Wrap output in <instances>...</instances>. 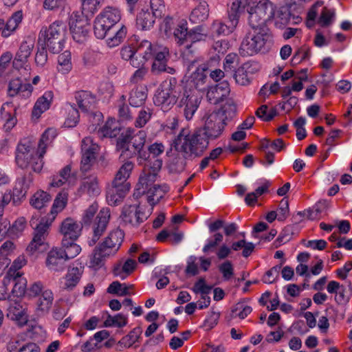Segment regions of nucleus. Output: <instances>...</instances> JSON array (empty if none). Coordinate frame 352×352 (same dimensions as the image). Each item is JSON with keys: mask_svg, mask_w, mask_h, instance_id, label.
I'll use <instances>...</instances> for the list:
<instances>
[{"mask_svg": "<svg viewBox=\"0 0 352 352\" xmlns=\"http://www.w3.org/2000/svg\"><path fill=\"white\" fill-rule=\"evenodd\" d=\"M232 9L248 12L250 28L267 27L266 23L274 18L275 12V7L269 0H235Z\"/></svg>", "mask_w": 352, "mask_h": 352, "instance_id": "obj_1", "label": "nucleus"}, {"mask_svg": "<svg viewBox=\"0 0 352 352\" xmlns=\"http://www.w3.org/2000/svg\"><path fill=\"white\" fill-rule=\"evenodd\" d=\"M209 144L201 130L190 133L183 128L175 137L172 146L178 155L184 159H192L201 156Z\"/></svg>", "mask_w": 352, "mask_h": 352, "instance_id": "obj_2", "label": "nucleus"}, {"mask_svg": "<svg viewBox=\"0 0 352 352\" xmlns=\"http://www.w3.org/2000/svg\"><path fill=\"white\" fill-rule=\"evenodd\" d=\"M236 113V107L232 102H227L220 109L206 113L203 117L204 122L201 130L207 140H214L223 133L228 121L232 119Z\"/></svg>", "mask_w": 352, "mask_h": 352, "instance_id": "obj_3", "label": "nucleus"}, {"mask_svg": "<svg viewBox=\"0 0 352 352\" xmlns=\"http://www.w3.org/2000/svg\"><path fill=\"white\" fill-rule=\"evenodd\" d=\"M124 238V233L122 230L116 228L111 231L94 248L90 258L91 266L100 267L104 261L114 256L120 250Z\"/></svg>", "mask_w": 352, "mask_h": 352, "instance_id": "obj_4", "label": "nucleus"}, {"mask_svg": "<svg viewBox=\"0 0 352 352\" xmlns=\"http://www.w3.org/2000/svg\"><path fill=\"white\" fill-rule=\"evenodd\" d=\"M146 138V133L144 131L135 133L133 129H127L117 140L116 146L120 152V157L125 160L138 155L141 159H146L147 153L142 150Z\"/></svg>", "mask_w": 352, "mask_h": 352, "instance_id": "obj_5", "label": "nucleus"}, {"mask_svg": "<svg viewBox=\"0 0 352 352\" xmlns=\"http://www.w3.org/2000/svg\"><path fill=\"white\" fill-rule=\"evenodd\" d=\"M66 26L62 21H56L49 28H42L39 32L38 44L45 46L53 53L58 54L63 48Z\"/></svg>", "mask_w": 352, "mask_h": 352, "instance_id": "obj_6", "label": "nucleus"}, {"mask_svg": "<svg viewBox=\"0 0 352 352\" xmlns=\"http://www.w3.org/2000/svg\"><path fill=\"white\" fill-rule=\"evenodd\" d=\"M271 41V34L267 27L250 28L243 40L240 52L244 56H252L262 50Z\"/></svg>", "mask_w": 352, "mask_h": 352, "instance_id": "obj_7", "label": "nucleus"}, {"mask_svg": "<svg viewBox=\"0 0 352 352\" xmlns=\"http://www.w3.org/2000/svg\"><path fill=\"white\" fill-rule=\"evenodd\" d=\"M182 85H178L175 78L164 80L160 85L154 97V103L164 111L170 109L179 99Z\"/></svg>", "mask_w": 352, "mask_h": 352, "instance_id": "obj_8", "label": "nucleus"}, {"mask_svg": "<svg viewBox=\"0 0 352 352\" xmlns=\"http://www.w3.org/2000/svg\"><path fill=\"white\" fill-rule=\"evenodd\" d=\"M121 19L120 11L115 7H106L95 19L94 32L99 38H104Z\"/></svg>", "mask_w": 352, "mask_h": 352, "instance_id": "obj_9", "label": "nucleus"}, {"mask_svg": "<svg viewBox=\"0 0 352 352\" xmlns=\"http://www.w3.org/2000/svg\"><path fill=\"white\" fill-rule=\"evenodd\" d=\"M162 166V161L160 159L153 158L145 163L143 172L137 184L136 190L138 195L146 194L148 188L155 185V182Z\"/></svg>", "mask_w": 352, "mask_h": 352, "instance_id": "obj_10", "label": "nucleus"}, {"mask_svg": "<svg viewBox=\"0 0 352 352\" xmlns=\"http://www.w3.org/2000/svg\"><path fill=\"white\" fill-rule=\"evenodd\" d=\"M52 221L49 217L47 219L43 218L39 223H37V219L33 215L30 221L31 226L34 228V237L27 247V252L32 254L36 251L41 250L45 245L46 237L48 235V230Z\"/></svg>", "mask_w": 352, "mask_h": 352, "instance_id": "obj_11", "label": "nucleus"}, {"mask_svg": "<svg viewBox=\"0 0 352 352\" xmlns=\"http://www.w3.org/2000/svg\"><path fill=\"white\" fill-rule=\"evenodd\" d=\"M180 98L179 105L184 107V113L185 118L190 120L193 117L195 113L201 102V94L198 91L184 87L182 85L181 93H179Z\"/></svg>", "mask_w": 352, "mask_h": 352, "instance_id": "obj_12", "label": "nucleus"}, {"mask_svg": "<svg viewBox=\"0 0 352 352\" xmlns=\"http://www.w3.org/2000/svg\"><path fill=\"white\" fill-rule=\"evenodd\" d=\"M217 61L216 58H212L210 61L199 65L195 72L189 77V79L184 87L198 91L199 93L204 91L208 85V71L210 70L211 64Z\"/></svg>", "mask_w": 352, "mask_h": 352, "instance_id": "obj_13", "label": "nucleus"}, {"mask_svg": "<svg viewBox=\"0 0 352 352\" xmlns=\"http://www.w3.org/2000/svg\"><path fill=\"white\" fill-rule=\"evenodd\" d=\"M38 156V150H34L33 144L28 140L21 142L16 148L15 160L19 167L25 168L36 161Z\"/></svg>", "mask_w": 352, "mask_h": 352, "instance_id": "obj_14", "label": "nucleus"}, {"mask_svg": "<svg viewBox=\"0 0 352 352\" xmlns=\"http://www.w3.org/2000/svg\"><path fill=\"white\" fill-rule=\"evenodd\" d=\"M149 214L145 212L142 206L140 204H126L122 211L121 218L122 221L133 227H137L147 219Z\"/></svg>", "mask_w": 352, "mask_h": 352, "instance_id": "obj_15", "label": "nucleus"}, {"mask_svg": "<svg viewBox=\"0 0 352 352\" xmlns=\"http://www.w3.org/2000/svg\"><path fill=\"white\" fill-rule=\"evenodd\" d=\"M98 150V145L94 142L91 138L86 137L82 140L80 168L82 171L86 172L90 169L96 160Z\"/></svg>", "mask_w": 352, "mask_h": 352, "instance_id": "obj_16", "label": "nucleus"}, {"mask_svg": "<svg viewBox=\"0 0 352 352\" xmlns=\"http://www.w3.org/2000/svg\"><path fill=\"white\" fill-rule=\"evenodd\" d=\"M87 20L84 16L73 12L70 16L69 25L72 37L77 43H82L88 35Z\"/></svg>", "mask_w": 352, "mask_h": 352, "instance_id": "obj_17", "label": "nucleus"}, {"mask_svg": "<svg viewBox=\"0 0 352 352\" xmlns=\"http://www.w3.org/2000/svg\"><path fill=\"white\" fill-rule=\"evenodd\" d=\"M110 219V210L107 208H104L98 214L96 221L93 224V234L91 238H89L87 243L89 246L96 245L101 236L106 231L107 225Z\"/></svg>", "mask_w": 352, "mask_h": 352, "instance_id": "obj_18", "label": "nucleus"}, {"mask_svg": "<svg viewBox=\"0 0 352 352\" xmlns=\"http://www.w3.org/2000/svg\"><path fill=\"white\" fill-rule=\"evenodd\" d=\"M56 136V131L54 129H47L42 134L38 144V156L32 164V170L34 172H40L43 166V157L45 153L46 148L50 145Z\"/></svg>", "mask_w": 352, "mask_h": 352, "instance_id": "obj_19", "label": "nucleus"}, {"mask_svg": "<svg viewBox=\"0 0 352 352\" xmlns=\"http://www.w3.org/2000/svg\"><path fill=\"white\" fill-rule=\"evenodd\" d=\"M66 261L62 248H54L47 253L45 264L52 272H62L65 269Z\"/></svg>", "mask_w": 352, "mask_h": 352, "instance_id": "obj_20", "label": "nucleus"}, {"mask_svg": "<svg viewBox=\"0 0 352 352\" xmlns=\"http://www.w3.org/2000/svg\"><path fill=\"white\" fill-rule=\"evenodd\" d=\"M32 90L33 87L30 83L23 82L20 78H14L9 82L8 94L10 97L19 96L26 99L32 95Z\"/></svg>", "mask_w": 352, "mask_h": 352, "instance_id": "obj_21", "label": "nucleus"}, {"mask_svg": "<svg viewBox=\"0 0 352 352\" xmlns=\"http://www.w3.org/2000/svg\"><path fill=\"white\" fill-rule=\"evenodd\" d=\"M169 55L168 48H160L157 54L153 58L154 59L151 72L154 74H160L162 72H166L168 74H173L175 69L173 67H168L166 65L167 56Z\"/></svg>", "mask_w": 352, "mask_h": 352, "instance_id": "obj_22", "label": "nucleus"}, {"mask_svg": "<svg viewBox=\"0 0 352 352\" xmlns=\"http://www.w3.org/2000/svg\"><path fill=\"white\" fill-rule=\"evenodd\" d=\"M81 230V225L70 217L63 220L60 226V232L63 236V239L76 241L80 235Z\"/></svg>", "mask_w": 352, "mask_h": 352, "instance_id": "obj_23", "label": "nucleus"}, {"mask_svg": "<svg viewBox=\"0 0 352 352\" xmlns=\"http://www.w3.org/2000/svg\"><path fill=\"white\" fill-rule=\"evenodd\" d=\"M164 47L162 45H153L148 41L144 40L135 47L136 56L139 60L142 61V65H144L146 60L153 58L158 53L160 48Z\"/></svg>", "mask_w": 352, "mask_h": 352, "instance_id": "obj_24", "label": "nucleus"}, {"mask_svg": "<svg viewBox=\"0 0 352 352\" xmlns=\"http://www.w3.org/2000/svg\"><path fill=\"white\" fill-rule=\"evenodd\" d=\"M34 47V39L33 38L28 37L25 41H23L20 45L17 52L16 53L14 59V64L16 65L21 66L27 63Z\"/></svg>", "mask_w": 352, "mask_h": 352, "instance_id": "obj_25", "label": "nucleus"}, {"mask_svg": "<svg viewBox=\"0 0 352 352\" xmlns=\"http://www.w3.org/2000/svg\"><path fill=\"white\" fill-rule=\"evenodd\" d=\"M230 91L229 84L223 81L210 87L207 92V98L210 103L217 104L223 101L228 96Z\"/></svg>", "mask_w": 352, "mask_h": 352, "instance_id": "obj_26", "label": "nucleus"}, {"mask_svg": "<svg viewBox=\"0 0 352 352\" xmlns=\"http://www.w3.org/2000/svg\"><path fill=\"white\" fill-rule=\"evenodd\" d=\"M129 189L127 188L126 185L120 186L112 183L107 191L106 197L108 204L111 206H116L121 203L129 191Z\"/></svg>", "mask_w": 352, "mask_h": 352, "instance_id": "obj_27", "label": "nucleus"}, {"mask_svg": "<svg viewBox=\"0 0 352 352\" xmlns=\"http://www.w3.org/2000/svg\"><path fill=\"white\" fill-rule=\"evenodd\" d=\"M12 197V195L10 192H6L0 195V241L8 233L10 234V222L8 219H3L2 215L5 206L10 202Z\"/></svg>", "mask_w": 352, "mask_h": 352, "instance_id": "obj_28", "label": "nucleus"}, {"mask_svg": "<svg viewBox=\"0 0 352 352\" xmlns=\"http://www.w3.org/2000/svg\"><path fill=\"white\" fill-rule=\"evenodd\" d=\"M82 273L83 267L69 268L65 276L63 288L67 291L73 290L80 282Z\"/></svg>", "mask_w": 352, "mask_h": 352, "instance_id": "obj_29", "label": "nucleus"}, {"mask_svg": "<svg viewBox=\"0 0 352 352\" xmlns=\"http://www.w3.org/2000/svg\"><path fill=\"white\" fill-rule=\"evenodd\" d=\"M53 98L54 94L52 91H47L39 97L32 109V116L36 118H39L43 113L50 108Z\"/></svg>", "mask_w": 352, "mask_h": 352, "instance_id": "obj_30", "label": "nucleus"}, {"mask_svg": "<svg viewBox=\"0 0 352 352\" xmlns=\"http://www.w3.org/2000/svg\"><path fill=\"white\" fill-rule=\"evenodd\" d=\"M10 282L14 283L12 293L15 296H21L25 294L27 287V280L23 275H16L14 276H6L3 279V286L6 287V285Z\"/></svg>", "mask_w": 352, "mask_h": 352, "instance_id": "obj_31", "label": "nucleus"}, {"mask_svg": "<svg viewBox=\"0 0 352 352\" xmlns=\"http://www.w3.org/2000/svg\"><path fill=\"white\" fill-rule=\"evenodd\" d=\"M79 191L82 193H87L91 196H96L100 192V188L98 177L96 176H89L83 179L79 188Z\"/></svg>", "mask_w": 352, "mask_h": 352, "instance_id": "obj_32", "label": "nucleus"}, {"mask_svg": "<svg viewBox=\"0 0 352 352\" xmlns=\"http://www.w3.org/2000/svg\"><path fill=\"white\" fill-rule=\"evenodd\" d=\"M76 100L78 107L85 112L92 109L96 103L95 97L88 91H80L76 93Z\"/></svg>", "mask_w": 352, "mask_h": 352, "instance_id": "obj_33", "label": "nucleus"}, {"mask_svg": "<svg viewBox=\"0 0 352 352\" xmlns=\"http://www.w3.org/2000/svg\"><path fill=\"white\" fill-rule=\"evenodd\" d=\"M32 182L33 177L31 174H26L18 178L13 190V195L21 198L25 197Z\"/></svg>", "mask_w": 352, "mask_h": 352, "instance_id": "obj_34", "label": "nucleus"}, {"mask_svg": "<svg viewBox=\"0 0 352 352\" xmlns=\"http://www.w3.org/2000/svg\"><path fill=\"white\" fill-rule=\"evenodd\" d=\"M136 265L137 263L135 260L129 258L122 265L121 263L116 265L113 269V274L115 276L124 280L134 271Z\"/></svg>", "mask_w": 352, "mask_h": 352, "instance_id": "obj_35", "label": "nucleus"}, {"mask_svg": "<svg viewBox=\"0 0 352 352\" xmlns=\"http://www.w3.org/2000/svg\"><path fill=\"white\" fill-rule=\"evenodd\" d=\"M209 8L206 1H201L190 14V21L193 23H200L208 19Z\"/></svg>", "mask_w": 352, "mask_h": 352, "instance_id": "obj_36", "label": "nucleus"}, {"mask_svg": "<svg viewBox=\"0 0 352 352\" xmlns=\"http://www.w3.org/2000/svg\"><path fill=\"white\" fill-rule=\"evenodd\" d=\"M98 133L102 138H115L120 133V126L114 118H109L105 124L98 129Z\"/></svg>", "mask_w": 352, "mask_h": 352, "instance_id": "obj_37", "label": "nucleus"}, {"mask_svg": "<svg viewBox=\"0 0 352 352\" xmlns=\"http://www.w3.org/2000/svg\"><path fill=\"white\" fill-rule=\"evenodd\" d=\"M67 201L68 193L66 191L63 190L57 195L51 208L50 214L48 216L51 218V221H53L57 214L65 208Z\"/></svg>", "mask_w": 352, "mask_h": 352, "instance_id": "obj_38", "label": "nucleus"}, {"mask_svg": "<svg viewBox=\"0 0 352 352\" xmlns=\"http://www.w3.org/2000/svg\"><path fill=\"white\" fill-rule=\"evenodd\" d=\"M8 316L13 320L17 321L19 324H25L28 321V317L25 309L20 303L12 302L8 307Z\"/></svg>", "mask_w": 352, "mask_h": 352, "instance_id": "obj_39", "label": "nucleus"}, {"mask_svg": "<svg viewBox=\"0 0 352 352\" xmlns=\"http://www.w3.org/2000/svg\"><path fill=\"white\" fill-rule=\"evenodd\" d=\"M73 176L74 174L72 173L71 166L67 165L63 167L57 175L52 177L50 186L56 188L60 187L69 182Z\"/></svg>", "mask_w": 352, "mask_h": 352, "instance_id": "obj_40", "label": "nucleus"}, {"mask_svg": "<svg viewBox=\"0 0 352 352\" xmlns=\"http://www.w3.org/2000/svg\"><path fill=\"white\" fill-rule=\"evenodd\" d=\"M173 34L178 45H186L187 49L190 47V45L188 44L189 31L188 30L187 22L186 21H182L178 23Z\"/></svg>", "mask_w": 352, "mask_h": 352, "instance_id": "obj_41", "label": "nucleus"}, {"mask_svg": "<svg viewBox=\"0 0 352 352\" xmlns=\"http://www.w3.org/2000/svg\"><path fill=\"white\" fill-rule=\"evenodd\" d=\"M147 98V89L143 86L132 89L129 98V104L133 107L142 106Z\"/></svg>", "mask_w": 352, "mask_h": 352, "instance_id": "obj_42", "label": "nucleus"}, {"mask_svg": "<svg viewBox=\"0 0 352 352\" xmlns=\"http://www.w3.org/2000/svg\"><path fill=\"white\" fill-rule=\"evenodd\" d=\"M169 190V187L166 184L162 186L155 184L153 187L148 188L146 192L148 195V201L152 205L159 202V201L164 197L165 193Z\"/></svg>", "mask_w": 352, "mask_h": 352, "instance_id": "obj_43", "label": "nucleus"}, {"mask_svg": "<svg viewBox=\"0 0 352 352\" xmlns=\"http://www.w3.org/2000/svg\"><path fill=\"white\" fill-rule=\"evenodd\" d=\"M62 247V252L67 261L74 258L81 252L80 246L74 243V241L63 239Z\"/></svg>", "mask_w": 352, "mask_h": 352, "instance_id": "obj_44", "label": "nucleus"}, {"mask_svg": "<svg viewBox=\"0 0 352 352\" xmlns=\"http://www.w3.org/2000/svg\"><path fill=\"white\" fill-rule=\"evenodd\" d=\"M133 285H126L120 283L119 281L112 282L107 289V292L111 294L124 296L131 295V290L133 289Z\"/></svg>", "mask_w": 352, "mask_h": 352, "instance_id": "obj_45", "label": "nucleus"}, {"mask_svg": "<svg viewBox=\"0 0 352 352\" xmlns=\"http://www.w3.org/2000/svg\"><path fill=\"white\" fill-rule=\"evenodd\" d=\"M120 55L122 59L130 61L133 67H139L142 65V61L139 60L136 56V48L131 46H124L121 49Z\"/></svg>", "mask_w": 352, "mask_h": 352, "instance_id": "obj_46", "label": "nucleus"}, {"mask_svg": "<svg viewBox=\"0 0 352 352\" xmlns=\"http://www.w3.org/2000/svg\"><path fill=\"white\" fill-rule=\"evenodd\" d=\"M153 12L142 10L137 16V25L142 30L150 29L155 22L154 17H157Z\"/></svg>", "mask_w": 352, "mask_h": 352, "instance_id": "obj_47", "label": "nucleus"}, {"mask_svg": "<svg viewBox=\"0 0 352 352\" xmlns=\"http://www.w3.org/2000/svg\"><path fill=\"white\" fill-rule=\"evenodd\" d=\"M142 333V329L139 327H137L133 329L126 336H124L118 342V344L124 348H130L135 342L139 341Z\"/></svg>", "mask_w": 352, "mask_h": 352, "instance_id": "obj_48", "label": "nucleus"}, {"mask_svg": "<svg viewBox=\"0 0 352 352\" xmlns=\"http://www.w3.org/2000/svg\"><path fill=\"white\" fill-rule=\"evenodd\" d=\"M54 301V295L50 289H45L42 292L38 302V309L43 314L47 313Z\"/></svg>", "mask_w": 352, "mask_h": 352, "instance_id": "obj_49", "label": "nucleus"}, {"mask_svg": "<svg viewBox=\"0 0 352 352\" xmlns=\"http://www.w3.org/2000/svg\"><path fill=\"white\" fill-rule=\"evenodd\" d=\"M51 200V196L47 192L40 190L35 192L30 199V204L36 209L45 207Z\"/></svg>", "mask_w": 352, "mask_h": 352, "instance_id": "obj_50", "label": "nucleus"}, {"mask_svg": "<svg viewBox=\"0 0 352 352\" xmlns=\"http://www.w3.org/2000/svg\"><path fill=\"white\" fill-rule=\"evenodd\" d=\"M127 317L122 314H118L115 316L107 315V319L104 322V325L107 327L122 328L127 324Z\"/></svg>", "mask_w": 352, "mask_h": 352, "instance_id": "obj_51", "label": "nucleus"}, {"mask_svg": "<svg viewBox=\"0 0 352 352\" xmlns=\"http://www.w3.org/2000/svg\"><path fill=\"white\" fill-rule=\"evenodd\" d=\"M72 68L71 61V53L69 51H65L58 57V70L62 74H67Z\"/></svg>", "mask_w": 352, "mask_h": 352, "instance_id": "obj_52", "label": "nucleus"}, {"mask_svg": "<svg viewBox=\"0 0 352 352\" xmlns=\"http://www.w3.org/2000/svg\"><path fill=\"white\" fill-rule=\"evenodd\" d=\"M327 206L328 204L326 201H319L311 208L307 210V217L311 220L318 219L325 212Z\"/></svg>", "mask_w": 352, "mask_h": 352, "instance_id": "obj_53", "label": "nucleus"}, {"mask_svg": "<svg viewBox=\"0 0 352 352\" xmlns=\"http://www.w3.org/2000/svg\"><path fill=\"white\" fill-rule=\"evenodd\" d=\"M67 117L64 124L67 127H74L76 125L79 120V113L77 109L72 104H68L66 107Z\"/></svg>", "mask_w": 352, "mask_h": 352, "instance_id": "obj_54", "label": "nucleus"}, {"mask_svg": "<svg viewBox=\"0 0 352 352\" xmlns=\"http://www.w3.org/2000/svg\"><path fill=\"white\" fill-rule=\"evenodd\" d=\"M241 11H236L230 7V12L228 14V19L223 21L229 34H232L236 28L239 21V13Z\"/></svg>", "mask_w": 352, "mask_h": 352, "instance_id": "obj_55", "label": "nucleus"}, {"mask_svg": "<svg viewBox=\"0 0 352 352\" xmlns=\"http://www.w3.org/2000/svg\"><path fill=\"white\" fill-rule=\"evenodd\" d=\"M209 32L213 36H228L230 34L223 21L217 19L212 21L210 26Z\"/></svg>", "mask_w": 352, "mask_h": 352, "instance_id": "obj_56", "label": "nucleus"}, {"mask_svg": "<svg viewBox=\"0 0 352 352\" xmlns=\"http://www.w3.org/2000/svg\"><path fill=\"white\" fill-rule=\"evenodd\" d=\"M126 34V28L122 25L116 32V34L107 40V44L109 47L119 45L124 40Z\"/></svg>", "mask_w": 352, "mask_h": 352, "instance_id": "obj_57", "label": "nucleus"}, {"mask_svg": "<svg viewBox=\"0 0 352 352\" xmlns=\"http://www.w3.org/2000/svg\"><path fill=\"white\" fill-rule=\"evenodd\" d=\"M153 114V110L148 107L142 109L138 115L135 122L136 127L142 128L150 120Z\"/></svg>", "mask_w": 352, "mask_h": 352, "instance_id": "obj_58", "label": "nucleus"}, {"mask_svg": "<svg viewBox=\"0 0 352 352\" xmlns=\"http://www.w3.org/2000/svg\"><path fill=\"white\" fill-rule=\"evenodd\" d=\"M239 58L235 53H230L226 55L224 62L223 68L226 73H232L236 69L239 64Z\"/></svg>", "mask_w": 352, "mask_h": 352, "instance_id": "obj_59", "label": "nucleus"}, {"mask_svg": "<svg viewBox=\"0 0 352 352\" xmlns=\"http://www.w3.org/2000/svg\"><path fill=\"white\" fill-rule=\"evenodd\" d=\"M223 236L221 232H215L212 239H209L203 248V252L206 254L214 252L217 245L222 242Z\"/></svg>", "mask_w": 352, "mask_h": 352, "instance_id": "obj_60", "label": "nucleus"}, {"mask_svg": "<svg viewBox=\"0 0 352 352\" xmlns=\"http://www.w3.org/2000/svg\"><path fill=\"white\" fill-rule=\"evenodd\" d=\"M26 264V260L23 256H19L16 258L10 267L8 269L6 276H14L16 275H23L22 272H20V269Z\"/></svg>", "mask_w": 352, "mask_h": 352, "instance_id": "obj_61", "label": "nucleus"}, {"mask_svg": "<svg viewBox=\"0 0 352 352\" xmlns=\"http://www.w3.org/2000/svg\"><path fill=\"white\" fill-rule=\"evenodd\" d=\"M104 0H82V9L85 14H93L98 10Z\"/></svg>", "mask_w": 352, "mask_h": 352, "instance_id": "obj_62", "label": "nucleus"}, {"mask_svg": "<svg viewBox=\"0 0 352 352\" xmlns=\"http://www.w3.org/2000/svg\"><path fill=\"white\" fill-rule=\"evenodd\" d=\"M252 311L251 307L243 302H239L232 309L234 317H239L241 319L246 318Z\"/></svg>", "mask_w": 352, "mask_h": 352, "instance_id": "obj_63", "label": "nucleus"}, {"mask_svg": "<svg viewBox=\"0 0 352 352\" xmlns=\"http://www.w3.org/2000/svg\"><path fill=\"white\" fill-rule=\"evenodd\" d=\"M148 150L149 153H147L146 158L144 159L146 162L153 158L157 159V157L164 153L165 146L162 143L155 142L148 146Z\"/></svg>", "mask_w": 352, "mask_h": 352, "instance_id": "obj_64", "label": "nucleus"}]
</instances>
